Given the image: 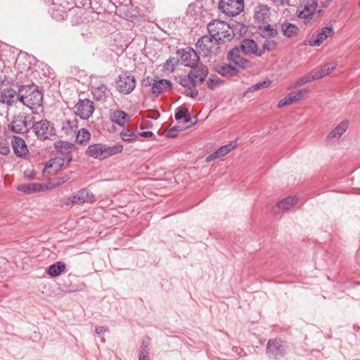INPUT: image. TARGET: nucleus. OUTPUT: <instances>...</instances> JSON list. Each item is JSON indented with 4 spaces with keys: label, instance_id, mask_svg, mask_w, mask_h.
<instances>
[{
    "label": "nucleus",
    "instance_id": "1",
    "mask_svg": "<svg viewBox=\"0 0 360 360\" xmlns=\"http://www.w3.org/2000/svg\"><path fill=\"white\" fill-rule=\"evenodd\" d=\"M6 118L10 122L7 127H4V133L9 134L10 132L14 134H23L27 132L31 127V124L34 120V117L25 113H20L13 115L10 121L8 113L7 112Z\"/></svg>",
    "mask_w": 360,
    "mask_h": 360
},
{
    "label": "nucleus",
    "instance_id": "2",
    "mask_svg": "<svg viewBox=\"0 0 360 360\" xmlns=\"http://www.w3.org/2000/svg\"><path fill=\"white\" fill-rule=\"evenodd\" d=\"M123 150V145L117 143L108 146L103 143H94L89 146L86 155L98 160H104L112 155L119 154Z\"/></svg>",
    "mask_w": 360,
    "mask_h": 360
},
{
    "label": "nucleus",
    "instance_id": "3",
    "mask_svg": "<svg viewBox=\"0 0 360 360\" xmlns=\"http://www.w3.org/2000/svg\"><path fill=\"white\" fill-rule=\"evenodd\" d=\"M20 101L31 109L41 105L43 94L34 85H27L19 87Z\"/></svg>",
    "mask_w": 360,
    "mask_h": 360
},
{
    "label": "nucleus",
    "instance_id": "4",
    "mask_svg": "<svg viewBox=\"0 0 360 360\" xmlns=\"http://www.w3.org/2000/svg\"><path fill=\"white\" fill-rule=\"evenodd\" d=\"M208 74V69L202 64H200L197 69L190 71L187 75L179 76L176 77L177 83L188 89L195 87L197 85V79L200 82H203Z\"/></svg>",
    "mask_w": 360,
    "mask_h": 360
},
{
    "label": "nucleus",
    "instance_id": "5",
    "mask_svg": "<svg viewBox=\"0 0 360 360\" xmlns=\"http://www.w3.org/2000/svg\"><path fill=\"white\" fill-rule=\"evenodd\" d=\"M30 129L39 141L53 140L56 136L54 124L47 120L33 121Z\"/></svg>",
    "mask_w": 360,
    "mask_h": 360
},
{
    "label": "nucleus",
    "instance_id": "6",
    "mask_svg": "<svg viewBox=\"0 0 360 360\" xmlns=\"http://www.w3.org/2000/svg\"><path fill=\"white\" fill-rule=\"evenodd\" d=\"M207 30L209 34L224 44L226 41H231L233 37V32L231 31L229 25L224 21L214 20L207 25Z\"/></svg>",
    "mask_w": 360,
    "mask_h": 360
},
{
    "label": "nucleus",
    "instance_id": "7",
    "mask_svg": "<svg viewBox=\"0 0 360 360\" xmlns=\"http://www.w3.org/2000/svg\"><path fill=\"white\" fill-rule=\"evenodd\" d=\"M219 39L220 38H217V39L212 38L210 34L204 35L196 43V47L203 56L216 55L219 52L221 44H222Z\"/></svg>",
    "mask_w": 360,
    "mask_h": 360
},
{
    "label": "nucleus",
    "instance_id": "8",
    "mask_svg": "<svg viewBox=\"0 0 360 360\" xmlns=\"http://www.w3.org/2000/svg\"><path fill=\"white\" fill-rule=\"evenodd\" d=\"M287 347L281 338L270 339L266 345V355L270 359H278L286 354Z\"/></svg>",
    "mask_w": 360,
    "mask_h": 360
},
{
    "label": "nucleus",
    "instance_id": "9",
    "mask_svg": "<svg viewBox=\"0 0 360 360\" xmlns=\"http://www.w3.org/2000/svg\"><path fill=\"white\" fill-rule=\"evenodd\" d=\"M218 8L228 16L233 17L243 10L244 2L243 0H219Z\"/></svg>",
    "mask_w": 360,
    "mask_h": 360
},
{
    "label": "nucleus",
    "instance_id": "10",
    "mask_svg": "<svg viewBox=\"0 0 360 360\" xmlns=\"http://www.w3.org/2000/svg\"><path fill=\"white\" fill-rule=\"evenodd\" d=\"M136 85L134 76L126 72L118 77L115 87L119 92L129 94L135 89Z\"/></svg>",
    "mask_w": 360,
    "mask_h": 360
},
{
    "label": "nucleus",
    "instance_id": "11",
    "mask_svg": "<svg viewBox=\"0 0 360 360\" xmlns=\"http://www.w3.org/2000/svg\"><path fill=\"white\" fill-rule=\"evenodd\" d=\"M95 106L89 99H79L75 105V114L82 120H88L93 115Z\"/></svg>",
    "mask_w": 360,
    "mask_h": 360
},
{
    "label": "nucleus",
    "instance_id": "12",
    "mask_svg": "<svg viewBox=\"0 0 360 360\" xmlns=\"http://www.w3.org/2000/svg\"><path fill=\"white\" fill-rule=\"evenodd\" d=\"M228 60L234 64L236 69H248L252 67V63L243 57L240 54V49L238 47H234L230 50L227 54Z\"/></svg>",
    "mask_w": 360,
    "mask_h": 360
},
{
    "label": "nucleus",
    "instance_id": "13",
    "mask_svg": "<svg viewBox=\"0 0 360 360\" xmlns=\"http://www.w3.org/2000/svg\"><path fill=\"white\" fill-rule=\"evenodd\" d=\"M1 85H11L15 86L17 89L20 87L19 82L17 81L18 72L15 65H5L4 69L1 70Z\"/></svg>",
    "mask_w": 360,
    "mask_h": 360
},
{
    "label": "nucleus",
    "instance_id": "14",
    "mask_svg": "<svg viewBox=\"0 0 360 360\" xmlns=\"http://www.w3.org/2000/svg\"><path fill=\"white\" fill-rule=\"evenodd\" d=\"M143 85L151 86L152 93L155 95L169 91L172 87L171 81L166 79H153L152 82L144 80Z\"/></svg>",
    "mask_w": 360,
    "mask_h": 360
},
{
    "label": "nucleus",
    "instance_id": "15",
    "mask_svg": "<svg viewBox=\"0 0 360 360\" xmlns=\"http://www.w3.org/2000/svg\"><path fill=\"white\" fill-rule=\"evenodd\" d=\"M199 59L197 52L193 49L186 47L182 50V53L180 56V62L182 65L193 69H197L200 65H198Z\"/></svg>",
    "mask_w": 360,
    "mask_h": 360
},
{
    "label": "nucleus",
    "instance_id": "16",
    "mask_svg": "<svg viewBox=\"0 0 360 360\" xmlns=\"http://www.w3.org/2000/svg\"><path fill=\"white\" fill-rule=\"evenodd\" d=\"M334 31L332 27L328 26L323 27L320 31L315 32L312 34L311 37L304 43L311 46H319L323 41L328 37L332 36Z\"/></svg>",
    "mask_w": 360,
    "mask_h": 360
},
{
    "label": "nucleus",
    "instance_id": "17",
    "mask_svg": "<svg viewBox=\"0 0 360 360\" xmlns=\"http://www.w3.org/2000/svg\"><path fill=\"white\" fill-rule=\"evenodd\" d=\"M20 101V91L15 86L1 85V103L11 105Z\"/></svg>",
    "mask_w": 360,
    "mask_h": 360
},
{
    "label": "nucleus",
    "instance_id": "18",
    "mask_svg": "<svg viewBox=\"0 0 360 360\" xmlns=\"http://www.w3.org/2000/svg\"><path fill=\"white\" fill-rule=\"evenodd\" d=\"M11 145L13 152L17 157L26 158L29 155L28 147L22 138L13 135L12 136Z\"/></svg>",
    "mask_w": 360,
    "mask_h": 360
},
{
    "label": "nucleus",
    "instance_id": "19",
    "mask_svg": "<svg viewBox=\"0 0 360 360\" xmlns=\"http://www.w3.org/2000/svg\"><path fill=\"white\" fill-rule=\"evenodd\" d=\"M246 56H262V51L258 47L257 42L250 39H243L238 47Z\"/></svg>",
    "mask_w": 360,
    "mask_h": 360
},
{
    "label": "nucleus",
    "instance_id": "20",
    "mask_svg": "<svg viewBox=\"0 0 360 360\" xmlns=\"http://www.w3.org/2000/svg\"><path fill=\"white\" fill-rule=\"evenodd\" d=\"M91 92L94 99L101 103L105 102L112 94L110 90L104 84L92 87Z\"/></svg>",
    "mask_w": 360,
    "mask_h": 360
},
{
    "label": "nucleus",
    "instance_id": "21",
    "mask_svg": "<svg viewBox=\"0 0 360 360\" xmlns=\"http://www.w3.org/2000/svg\"><path fill=\"white\" fill-rule=\"evenodd\" d=\"M347 128L348 122L347 120L341 122L328 134L326 141L330 143L338 140L340 136L346 131Z\"/></svg>",
    "mask_w": 360,
    "mask_h": 360
},
{
    "label": "nucleus",
    "instance_id": "22",
    "mask_svg": "<svg viewBox=\"0 0 360 360\" xmlns=\"http://www.w3.org/2000/svg\"><path fill=\"white\" fill-rule=\"evenodd\" d=\"M16 51L7 44L1 46V60L4 65H15L16 61Z\"/></svg>",
    "mask_w": 360,
    "mask_h": 360
},
{
    "label": "nucleus",
    "instance_id": "23",
    "mask_svg": "<svg viewBox=\"0 0 360 360\" xmlns=\"http://www.w3.org/2000/svg\"><path fill=\"white\" fill-rule=\"evenodd\" d=\"M78 122L76 119H68L61 122L60 132L66 136H73L76 134Z\"/></svg>",
    "mask_w": 360,
    "mask_h": 360
},
{
    "label": "nucleus",
    "instance_id": "24",
    "mask_svg": "<svg viewBox=\"0 0 360 360\" xmlns=\"http://www.w3.org/2000/svg\"><path fill=\"white\" fill-rule=\"evenodd\" d=\"M236 147V145L233 143H229L223 146H221L219 148H218L216 151L214 153L210 154L207 156L205 161L207 162H210L216 158L222 157L228 154L229 152H231L233 149H234Z\"/></svg>",
    "mask_w": 360,
    "mask_h": 360
},
{
    "label": "nucleus",
    "instance_id": "25",
    "mask_svg": "<svg viewBox=\"0 0 360 360\" xmlns=\"http://www.w3.org/2000/svg\"><path fill=\"white\" fill-rule=\"evenodd\" d=\"M254 16L258 22H266L270 16L269 7L264 4L257 5L254 10Z\"/></svg>",
    "mask_w": 360,
    "mask_h": 360
},
{
    "label": "nucleus",
    "instance_id": "26",
    "mask_svg": "<svg viewBox=\"0 0 360 360\" xmlns=\"http://www.w3.org/2000/svg\"><path fill=\"white\" fill-rule=\"evenodd\" d=\"M74 144L63 141H58L54 142L55 148L60 153L65 155L68 162H70L72 160L71 149Z\"/></svg>",
    "mask_w": 360,
    "mask_h": 360
},
{
    "label": "nucleus",
    "instance_id": "27",
    "mask_svg": "<svg viewBox=\"0 0 360 360\" xmlns=\"http://www.w3.org/2000/svg\"><path fill=\"white\" fill-rule=\"evenodd\" d=\"M111 121L119 126L123 127L130 119L129 115L120 110H115L111 114Z\"/></svg>",
    "mask_w": 360,
    "mask_h": 360
},
{
    "label": "nucleus",
    "instance_id": "28",
    "mask_svg": "<svg viewBox=\"0 0 360 360\" xmlns=\"http://www.w3.org/2000/svg\"><path fill=\"white\" fill-rule=\"evenodd\" d=\"M44 186L38 183H27L19 185L18 190L27 194L38 193L42 191Z\"/></svg>",
    "mask_w": 360,
    "mask_h": 360
},
{
    "label": "nucleus",
    "instance_id": "29",
    "mask_svg": "<svg viewBox=\"0 0 360 360\" xmlns=\"http://www.w3.org/2000/svg\"><path fill=\"white\" fill-rule=\"evenodd\" d=\"M281 30L283 34L288 38L295 37L299 32L297 25L288 22H284L281 26Z\"/></svg>",
    "mask_w": 360,
    "mask_h": 360
},
{
    "label": "nucleus",
    "instance_id": "30",
    "mask_svg": "<svg viewBox=\"0 0 360 360\" xmlns=\"http://www.w3.org/2000/svg\"><path fill=\"white\" fill-rule=\"evenodd\" d=\"M337 63L335 62H331L321 66L320 69L313 70L314 72V77L318 79L329 75L335 69Z\"/></svg>",
    "mask_w": 360,
    "mask_h": 360
},
{
    "label": "nucleus",
    "instance_id": "31",
    "mask_svg": "<svg viewBox=\"0 0 360 360\" xmlns=\"http://www.w3.org/2000/svg\"><path fill=\"white\" fill-rule=\"evenodd\" d=\"M298 198L296 196H289L278 202L277 207L282 211L289 210L297 202Z\"/></svg>",
    "mask_w": 360,
    "mask_h": 360
},
{
    "label": "nucleus",
    "instance_id": "32",
    "mask_svg": "<svg viewBox=\"0 0 360 360\" xmlns=\"http://www.w3.org/2000/svg\"><path fill=\"white\" fill-rule=\"evenodd\" d=\"M65 269V264L63 262L58 261L51 264L47 271V273L53 277L58 276L63 272Z\"/></svg>",
    "mask_w": 360,
    "mask_h": 360
},
{
    "label": "nucleus",
    "instance_id": "33",
    "mask_svg": "<svg viewBox=\"0 0 360 360\" xmlns=\"http://www.w3.org/2000/svg\"><path fill=\"white\" fill-rule=\"evenodd\" d=\"M217 71L219 74L226 77L236 75L238 72L236 67L229 64L219 66Z\"/></svg>",
    "mask_w": 360,
    "mask_h": 360
},
{
    "label": "nucleus",
    "instance_id": "34",
    "mask_svg": "<svg viewBox=\"0 0 360 360\" xmlns=\"http://www.w3.org/2000/svg\"><path fill=\"white\" fill-rule=\"evenodd\" d=\"M77 195L79 196V200L81 204H84L86 202H93L94 200V194L89 191L87 188H82L77 192Z\"/></svg>",
    "mask_w": 360,
    "mask_h": 360
},
{
    "label": "nucleus",
    "instance_id": "35",
    "mask_svg": "<svg viewBox=\"0 0 360 360\" xmlns=\"http://www.w3.org/2000/svg\"><path fill=\"white\" fill-rule=\"evenodd\" d=\"M259 30L261 31L262 37L264 38H272L276 37L278 34L277 29L270 24H267L263 27L260 26Z\"/></svg>",
    "mask_w": 360,
    "mask_h": 360
},
{
    "label": "nucleus",
    "instance_id": "36",
    "mask_svg": "<svg viewBox=\"0 0 360 360\" xmlns=\"http://www.w3.org/2000/svg\"><path fill=\"white\" fill-rule=\"evenodd\" d=\"M91 137L90 132L84 128L78 130L76 134V141L79 144H86Z\"/></svg>",
    "mask_w": 360,
    "mask_h": 360
},
{
    "label": "nucleus",
    "instance_id": "37",
    "mask_svg": "<svg viewBox=\"0 0 360 360\" xmlns=\"http://www.w3.org/2000/svg\"><path fill=\"white\" fill-rule=\"evenodd\" d=\"M138 137V132L128 129H124L120 133V138L123 141L130 142L135 140Z\"/></svg>",
    "mask_w": 360,
    "mask_h": 360
},
{
    "label": "nucleus",
    "instance_id": "38",
    "mask_svg": "<svg viewBox=\"0 0 360 360\" xmlns=\"http://www.w3.org/2000/svg\"><path fill=\"white\" fill-rule=\"evenodd\" d=\"M174 117L176 120L184 119V122L186 123L191 122V117L189 114H188V109L185 107H179L176 109V111L174 115Z\"/></svg>",
    "mask_w": 360,
    "mask_h": 360
},
{
    "label": "nucleus",
    "instance_id": "39",
    "mask_svg": "<svg viewBox=\"0 0 360 360\" xmlns=\"http://www.w3.org/2000/svg\"><path fill=\"white\" fill-rule=\"evenodd\" d=\"M314 8H311L307 6H304V8L298 12L297 17L300 19L309 20L314 15Z\"/></svg>",
    "mask_w": 360,
    "mask_h": 360
},
{
    "label": "nucleus",
    "instance_id": "40",
    "mask_svg": "<svg viewBox=\"0 0 360 360\" xmlns=\"http://www.w3.org/2000/svg\"><path fill=\"white\" fill-rule=\"evenodd\" d=\"M179 64V60L175 58H169L166 60L163 65L165 72H172L174 70L175 67Z\"/></svg>",
    "mask_w": 360,
    "mask_h": 360
},
{
    "label": "nucleus",
    "instance_id": "41",
    "mask_svg": "<svg viewBox=\"0 0 360 360\" xmlns=\"http://www.w3.org/2000/svg\"><path fill=\"white\" fill-rule=\"evenodd\" d=\"M277 42L274 40H269L266 39L264 41L262 48L260 49V51H262V56L266 52V51H271L276 49L277 47Z\"/></svg>",
    "mask_w": 360,
    "mask_h": 360
},
{
    "label": "nucleus",
    "instance_id": "42",
    "mask_svg": "<svg viewBox=\"0 0 360 360\" xmlns=\"http://www.w3.org/2000/svg\"><path fill=\"white\" fill-rule=\"evenodd\" d=\"M271 83H272V82L270 79H266V80L259 82L251 86L248 89V91L252 92L255 91L268 88L271 84Z\"/></svg>",
    "mask_w": 360,
    "mask_h": 360
},
{
    "label": "nucleus",
    "instance_id": "43",
    "mask_svg": "<svg viewBox=\"0 0 360 360\" xmlns=\"http://www.w3.org/2000/svg\"><path fill=\"white\" fill-rule=\"evenodd\" d=\"M311 73H312L311 76L305 75V76H303V77H300V79H298L296 81L295 86H302L307 82L317 79L316 78L314 77V72L312 71Z\"/></svg>",
    "mask_w": 360,
    "mask_h": 360
},
{
    "label": "nucleus",
    "instance_id": "44",
    "mask_svg": "<svg viewBox=\"0 0 360 360\" xmlns=\"http://www.w3.org/2000/svg\"><path fill=\"white\" fill-rule=\"evenodd\" d=\"M183 128L181 126H175L170 128L167 132V136L170 138H174L177 136L178 133L182 131Z\"/></svg>",
    "mask_w": 360,
    "mask_h": 360
},
{
    "label": "nucleus",
    "instance_id": "45",
    "mask_svg": "<svg viewBox=\"0 0 360 360\" xmlns=\"http://www.w3.org/2000/svg\"><path fill=\"white\" fill-rule=\"evenodd\" d=\"M70 179V174H65L63 176H58L56 178V181L55 185L59 186L67 182Z\"/></svg>",
    "mask_w": 360,
    "mask_h": 360
},
{
    "label": "nucleus",
    "instance_id": "46",
    "mask_svg": "<svg viewBox=\"0 0 360 360\" xmlns=\"http://www.w3.org/2000/svg\"><path fill=\"white\" fill-rule=\"evenodd\" d=\"M309 92V89L304 88L302 89H300L297 91L293 92V93L295 94L296 98H297V101H298L304 98V96L305 95H307Z\"/></svg>",
    "mask_w": 360,
    "mask_h": 360
},
{
    "label": "nucleus",
    "instance_id": "47",
    "mask_svg": "<svg viewBox=\"0 0 360 360\" xmlns=\"http://www.w3.org/2000/svg\"><path fill=\"white\" fill-rule=\"evenodd\" d=\"M219 83H220V79L217 77L210 78L207 82V87L210 89H214V87L216 86Z\"/></svg>",
    "mask_w": 360,
    "mask_h": 360
},
{
    "label": "nucleus",
    "instance_id": "48",
    "mask_svg": "<svg viewBox=\"0 0 360 360\" xmlns=\"http://www.w3.org/2000/svg\"><path fill=\"white\" fill-rule=\"evenodd\" d=\"M184 95H186V96H188V97H191V98H195L198 96V90L196 89H193V90H186L185 92H184Z\"/></svg>",
    "mask_w": 360,
    "mask_h": 360
},
{
    "label": "nucleus",
    "instance_id": "49",
    "mask_svg": "<svg viewBox=\"0 0 360 360\" xmlns=\"http://www.w3.org/2000/svg\"><path fill=\"white\" fill-rule=\"evenodd\" d=\"M60 202L64 205H68V206L73 205L70 196L68 197V198H63L60 199Z\"/></svg>",
    "mask_w": 360,
    "mask_h": 360
},
{
    "label": "nucleus",
    "instance_id": "50",
    "mask_svg": "<svg viewBox=\"0 0 360 360\" xmlns=\"http://www.w3.org/2000/svg\"><path fill=\"white\" fill-rule=\"evenodd\" d=\"M286 96L290 104L297 101V98H296V96L293 92L290 93Z\"/></svg>",
    "mask_w": 360,
    "mask_h": 360
},
{
    "label": "nucleus",
    "instance_id": "51",
    "mask_svg": "<svg viewBox=\"0 0 360 360\" xmlns=\"http://www.w3.org/2000/svg\"><path fill=\"white\" fill-rule=\"evenodd\" d=\"M290 105L289 103V101H288L287 99V96L284 97L283 98H282L278 103V105L277 106L278 108H282V107H284L285 105Z\"/></svg>",
    "mask_w": 360,
    "mask_h": 360
},
{
    "label": "nucleus",
    "instance_id": "52",
    "mask_svg": "<svg viewBox=\"0 0 360 360\" xmlns=\"http://www.w3.org/2000/svg\"><path fill=\"white\" fill-rule=\"evenodd\" d=\"M71 197V199H72V205H80L81 202L79 200V196L77 195V193H74L72 195L70 196Z\"/></svg>",
    "mask_w": 360,
    "mask_h": 360
},
{
    "label": "nucleus",
    "instance_id": "53",
    "mask_svg": "<svg viewBox=\"0 0 360 360\" xmlns=\"http://www.w3.org/2000/svg\"><path fill=\"white\" fill-rule=\"evenodd\" d=\"M153 135V132L150 131H142V132L138 133V136H141L146 137V138L151 137Z\"/></svg>",
    "mask_w": 360,
    "mask_h": 360
},
{
    "label": "nucleus",
    "instance_id": "54",
    "mask_svg": "<svg viewBox=\"0 0 360 360\" xmlns=\"http://www.w3.org/2000/svg\"><path fill=\"white\" fill-rule=\"evenodd\" d=\"M10 147L8 146H1V155H7L10 153Z\"/></svg>",
    "mask_w": 360,
    "mask_h": 360
},
{
    "label": "nucleus",
    "instance_id": "55",
    "mask_svg": "<svg viewBox=\"0 0 360 360\" xmlns=\"http://www.w3.org/2000/svg\"><path fill=\"white\" fill-rule=\"evenodd\" d=\"M146 355L149 356V350L148 349H145L143 346H141L140 354L139 355Z\"/></svg>",
    "mask_w": 360,
    "mask_h": 360
},
{
    "label": "nucleus",
    "instance_id": "56",
    "mask_svg": "<svg viewBox=\"0 0 360 360\" xmlns=\"http://www.w3.org/2000/svg\"><path fill=\"white\" fill-rule=\"evenodd\" d=\"M104 331H105V329L103 326H96L95 328V332L98 334L103 333Z\"/></svg>",
    "mask_w": 360,
    "mask_h": 360
},
{
    "label": "nucleus",
    "instance_id": "57",
    "mask_svg": "<svg viewBox=\"0 0 360 360\" xmlns=\"http://www.w3.org/2000/svg\"><path fill=\"white\" fill-rule=\"evenodd\" d=\"M274 2L278 3L281 4H288L290 0H272Z\"/></svg>",
    "mask_w": 360,
    "mask_h": 360
},
{
    "label": "nucleus",
    "instance_id": "58",
    "mask_svg": "<svg viewBox=\"0 0 360 360\" xmlns=\"http://www.w3.org/2000/svg\"><path fill=\"white\" fill-rule=\"evenodd\" d=\"M139 360H149V356L146 355H139Z\"/></svg>",
    "mask_w": 360,
    "mask_h": 360
},
{
    "label": "nucleus",
    "instance_id": "59",
    "mask_svg": "<svg viewBox=\"0 0 360 360\" xmlns=\"http://www.w3.org/2000/svg\"><path fill=\"white\" fill-rule=\"evenodd\" d=\"M141 346H143L145 349H148V342H146L145 341H143Z\"/></svg>",
    "mask_w": 360,
    "mask_h": 360
},
{
    "label": "nucleus",
    "instance_id": "60",
    "mask_svg": "<svg viewBox=\"0 0 360 360\" xmlns=\"http://www.w3.org/2000/svg\"><path fill=\"white\" fill-rule=\"evenodd\" d=\"M61 11H62V13L60 14V16H61L63 18H64V16H65V11H64V10H62Z\"/></svg>",
    "mask_w": 360,
    "mask_h": 360
},
{
    "label": "nucleus",
    "instance_id": "61",
    "mask_svg": "<svg viewBox=\"0 0 360 360\" xmlns=\"http://www.w3.org/2000/svg\"><path fill=\"white\" fill-rule=\"evenodd\" d=\"M52 166L51 163H46V167H51Z\"/></svg>",
    "mask_w": 360,
    "mask_h": 360
},
{
    "label": "nucleus",
    "instance_id": "62",
    "mask_svg": "<svg viewBox=\"0 0 360 360\" xmlns=\"http://www.w3.org/2000/svg\"><path fill=\"white\" fill-rule=\"evenodd\" d=\"M30 178L32 179L34 177V174H30Z\"/></svg>",
    "mask_w": 360,
    "mask_h": 360
},
{
    "label": "nucleus",
    "instance_id": "63",
    "mask_svg": "<svg viewBox=\"0 0 360 360\" xmlns=\"http://www.w3.org/2000/svg\"><path fill=\"white\" fill-rule=\"evenodd\" d=\"M30 178L32 179L34 177V174H30Z\"/></svg>",
    "mask_w": 360,
    "mask_h": 360
},
{
    "label": "nucleus",
    "instance_id": "64",
    "mask_svg": "<svg viewBox=\"0 0 360 360\" xmlns=\"http://www.w3.org/2000/svg\"><path fill=\"white\" fill-rule=\"evenodd\" d=\"M101 342H105V339L103 338H101Z\"/></svg>",
    "mask_w": 360,
    "mask_h": 360
}]
</instances>
